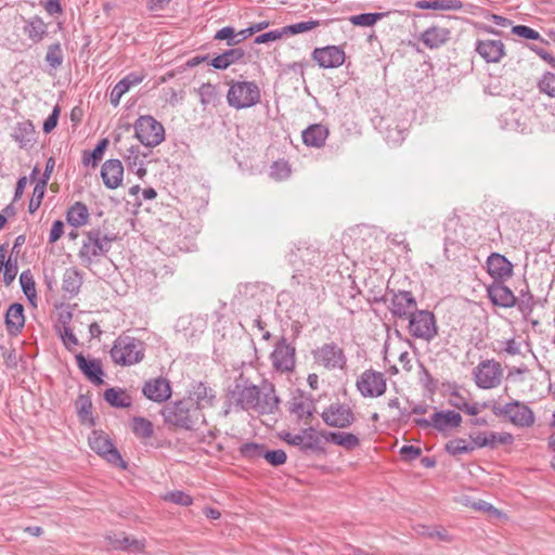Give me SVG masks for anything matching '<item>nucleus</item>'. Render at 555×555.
Wrapping results in <instances>:
<instances>
[{
  "instance_id": "nucleus-60",
  "label": "nucleus",
  "mask_w": 555,
  "mask_h": 555,
  "mask_svg": "<svg viewBox=\"0 0 555 555\" xmlns=\"http://www.w3.org/2000/svg\"><path fill=\"white\" fill-rule=\"evenodd\" d=\"M46 188L47 186L43 184H40L38 182L36 183L33 192V197L30 198L28 204V211L30 214H34L40 207L42 198L46 193Z\"/></svg>"
},
{
  "instance_id": "nucleus-44",
  "label": "nucleus",
  "mask_w": 555,
  "mask_h": 555,
  "mask_svg": "<svg viewBox=\"0 0 555 555\" xmlns=\"http://www.w3.org/2000/svg\"><path fill=\"white\" fill-rule=\"evenodd\" d=\"M517 297L516 306L519 310V312L522 314L524 318H528L534 307H535V300L533 295L531 294L529 286L526 285L524 289L519 291V296Z\"/></svg>"
},
{
  "instance_id": "nucleus-13",
  "label": "nucleus",
  "mask_w": 555,
  "mask_h": 555,
  "mask_svg": "<svg viewBox=\"0 0 555 555\" xmlns=\"http://www.w3.org/2000/svg\"><path fill=\"white\" fill-rule=\"evenodd\" d=\"M462 415L453 410L437 411L428 418H418V427H433L441 434H448L460 427Z\"/></svg>"
},
{
  "instance_id": "nucleus-32",
  "label": "nucleus",
  "mask_w": 555,
  "mask_h": 555,
  "mask_svg": "<svg viewBox=\"0 0 555 555\" xmlns=\"http://www.w3.org/2000/svg\"><path fill=\"white\" fill-rule=\"evenodd\" d=\"M328 129L322 124H313L306 128L302 133V142L307 146L322 147L328 137Z\"/></svg>"
},
{
  "instance_id": "nucleus-38",
  "label": "nucleus",
  "mask_w": 555,
  "mask_h": 555,
  "mask_svg": "<svg viewBox=\"0 0 555 555\" xmlns=\"http://www.w3.org/2000/svg\"><path fill=\"white\" fill-rule=\"evenodd\" d=\"M89 211L86 204L76 202L66 212V221L74 228H79L88 222Z\"/></svg>"
},
{
  "instance_id": "nucleus-57",
  "label": "nucleus",
  "mask_w": 555,
  "mask_h": 555,
  "mask_svg": "<svg viewBox=\"0 0 555 555\" xmlns=\"http://www.w3.org/2000/svg\"><path fill=\"white\" fill-rule=\"evenodd\" d=\"M262 459H264L270 465L278 467L286 462L287 455L282 449L267 450L264 448Z\"/></svg>"
},
{
  "instance_id": "nucleus-61",
  "label": "nucleus",
  "mask_w": 555,
  "mask_h": 555,
  "mask_svg": "<svg viewBox=\"0 0 555 555\" xmlns=\"http://www.w3.org/2000/svg\"><path fill=\"white\" fill-rule=\"evenodd\" d=\"M198 94L202 105L207 106L208 104L212 103L217 96L216 87L209 82L203 83L198 88Z\"/></svg>"
},
{
  "instance_id": "nucleus-33",
  "label": "nucleus",
  "mask_w": 555,
  "mask_h": 555,
  "mask_svg": "<svg viewBox=\"0 0 555 555\" xmlns=\"http://www.w3.org/2000/svg\"><path fill=\"white\" fill-rule=\"evenodd\" d=\"M280 399L275 395V389L272 384L263 387L262 398L259 396V404L256 411L260 414H273L279 410Z\"/></svg>"
},
{
  "instance_id": "nucleus-27",
  "label": "nucleus",
  "mask_w": 555,
  "mask_h": 555,
  "mask_svg": "<svg viewBox=\"0 0 555 555\" xmlns=\"http://www.w3.org/2000/svg\"><path fill=\"white\" fill-rule=\"evenodd\" d=\"M143 74L130 73L121 80H119L112 89L109 93V102L113 106H118L121 96L129 91L133 86L141 83L144 79Z\"/></svg>"
},
{
  "instance_id": "nucleus-64",
  "label": "nucleus",
  "mask_w": 555,
  "mask_h": 555,
  "mask_svg": "<svg viewBox=\"0 0 555 555\" xmlns=\"http://www.w3.org/2000/svg\"><path fill=\"white\" fill-rule=\"evenodd\" d=\"M61 108L59 105H55L52 109V113L44 120L42 130L44 133H50L56 126L60 117Z\"/></svg>"
},
{
  "instance_id": "nucleus-62",
  "label": "nucleus",
  "mask_w": 555,
  "mask_h": 555,
  "mask_svg": "<svg viewBox=\"0 0 555 555\" xmlns=\"http://www.w3.org/2000/svg\"><path fill=\"white\" fill-rule=\"evenodd\" d=\"M59 335L63 341L64 347L68 351H73L74 347L79 344L76 335L73 333V330L69 326H63L62 328H59Z\"/></svg>"
},
{
  "instance_id": "nucleus-3",
  "label": "nucleus",
  "mask_w": 555,
  "mask_h": 555,
  "mask_svg": "<svg viewBox=\"0 0 555 555\" xmlns=\"http://www.w3.org/2000/svg\"><path fill=\"white\" fill-rule=\"evenodd\" d=\"M144 344L140 339L130 336H118L109 351L114 363L130 366L140 363L144 359Z\"/></svg>"
},
{
  "instance_id": "nucleus-49",
  "label": "nucleus",
  "mask_w": 555,
  "mask_h": 555,
  "mask_svg": "<svg viewBox=\"0 0 555 555\" xmlns=\"http://www.w3.org/2000/svg\"><path fill=\"white\" fill-rule=\"evenodd\" d=\"M264 447L266 446L262 443L246 442L240 447L238 451L243 459L248 461H255L258 459H262Z\"/></svg>"
},
{
  "instance_id": "nucleus-7",
  "label": "nucleus",
  "mask_w": 555,
  "mask_h": 555,
  "mask_svg": "<svg viewBox=\"0 0 555 555\" xmlns=\"http://www.w3.org/2000/svg\"><path fill=\"white\" fill-rule=\"evenodd\" d=\"M133 127L135 138L146 147H155L165 140L163 125L151 115L140 116Z\"/></svg>"
},
{
  "instance_id": "nucleus-40",
  "label": "nucleus",
  "mask_w": 555,
  "mask_h": 555,
  "mask_svg": "<svg viewBox=\"0 0 555 555\" xmlns=\"http://www.w3.org/2000/svg\"><path fill=\"white\" fill-rule=\"evenodd\" d=\"M248 31L247 28L242 29L240 31H236L234 27L232 26H225L219 29L215 36V40H227V46L229 47H236L250 36L243 35L244 33Z\"/></svg>"
},
{
  "instance_id": "nucleus-46",
  "label": "nucleus",
  "mask_w": 555,
  "mask_h": 555,
  "mask_svg": "<svg viewBox=\"0 0 555 555\" xmlns=\"http://www.w3.org/2000/svg\"><path fill=\"white\" fill-rule=\"evenodd\" d=\"M418 537H424L427 539L437 540L444 543H450L453 540L452 535H450L448 531L442 527L418 526Z\"/></svg>"
},
{
  "instance_id": "nucleus-5",
  "label": "nucleus",
  "mask_w": 555,
  "mask_h": 555,
  "mask_svg": "<svg viewBox=\"0 0 555 555\" xmlns=\"http://www.w3.org/2000/svg\"><path fill=\"white\" fill-rule=\"evenodd\" d=\"M492 412L495 416L507 420L520 428L530 427L535 422L533 411L526 403L518 400H513L504 405L494 404Z\"/></svg>"
},
{
  "instance_id": "nucleus-22",
  "label": "nucleus",
  "mask_w": 555,
  "mask_h": 555,
  "mask_svg": "<svg viewBox=\"0 0 555 555\" xmlns=\"http://www.w3.org/2000/svg\"><path fill=\"white\" fill-rule=\"evenodd\" d=\"M288 412L296 415L298 420H306L312 416L315 405L310 396L297 389L287 402Z\"/></svg>"
},
{
  "instance_id": "nucleus-2",
  "label": "nucleus",
  "mask_w": 555,
  "mask_h": 555,
  "mask_svg": "<svg viewBox=\"0 0 555 555\" xmlns=\"http://www.w3.org/2000/svg\"><path fill=\"white\" fill-rule=\"evenodd\" d=\"M227 102L235 109L249 108L261 101V91L255 81L230 80L228 82Z\"/></svg>"
},
{
  "instance_id": "nucleus-53",
  "label": "nucleus",
  "mask_w": 555,
  "mask_h": 555,
  "mask_svg": "<svg viewBox=\"0 0 555 555\" xmlns=\"http://www.w3.org/2000/svg\"><path fill=\"white\" fill-rule=\"evenodd\" d=\"M383 16H384V13H361L358 15H351L349 17V21L354 26L369 27V26H373Z\"/></svg>"
},
{
  "instance_id": "nucleus-29",
  "label": "nucleus",
  "mask_w": 555,
  "mask_h": 555,
  "mask_svg": "<svg viewBox=\"0 0 555 555\" xmlns=\"http://www.w3.org/2000/svg\"><path fill=\"white\" fill-rule=\"evenodd\" d=\"M450 35L451 31L449 28L434 25L424 30L420 39L426 47L436 49L448 42Z\"/></svg>"
},
{
  "instance_id": "nucleus-54",
  "label": "nucleus",
  "mask_w": 555,
  "mask_h": 555,
  "mask_svg": "<svg viewBox=\"0 0 555 555\" xmlns=\"http://www.w3.org/2000/svg\"><path fill=\"white\" fill-rule=\"evenodd\" d=\"M20 284L25 296L33 300L36 298L35 280L29 270L23 271L20 275Z\"/></svg>"
},
{
  "instance_id": "nucleus-58",
  "label": "nucleus",
  "mask_w": 555,
  "mask_h": 555,
  "mask_svg": "<svg viewBox=\"0 0 555 555\" xmlns=\"http://www.w3.org/2000/svg\"><path fill=\"white\" fill-rule=\"evenodd\" d=\"M291 175V167L289 164L286 160L280 159L272 164L270 176L278 180H284L288 178Z\"/></svg>"
},
{
  "instance_id": "nucleus-23",
  "label": "nucleus",
  "mask_w": 555,
  "mask_h": 555,
  "mask_svg": "<svg viewBox=\"0 0 555 555\" xmlns=\"http://www.w3.org/2000/svg\"><path fill=\"white\" fill-rule=\"evenodd\" d=\"M77 366L92 384L100 386L104 384V371L99 359H87L81 352L75 356Z\"/></svg>"
},
{
  "instance_id": "nucleus-26",
  "label": "nucleus",
  "mask_w": 555,
  "mask_h": 555,
  "mask_svg": "<svg viewBox=\"0 0 555 555\" xmlns=\"http://www.w3.org/2000/svg\"><path fill=\"white\" fill-rule=\"evenodd\" d=\"M246 56V52L244 49L238 47H232L231 49L225 50L224 52L216 55L215 57L209 60V65L215 69L225 70L233 64L246 63L244 60Z\"/></svg>"
},
{
  "instance_id": "nucleus-63",
  "label": "nucleus",
  "mask_w": 555,
  "mask_h": 555,
  "mask_svg": "<svg viewBox=\"0 0 555 555\" xmlns=\"http://www.w3.org/2000/svg\"><path fill=\"white\" fill-rule=\"evenodd\" d=\"M284 36H285L284 28L282 27L280 29H273V30L258 35L257 37H255L254 42L256 44L268 43V42L281 39Z\"/></svg>"
},
{
  "instance_id": "nucleus-15",
  "label": "nucleus",
  "mask_w": 555,
  "mask_h": 555,
  "mask_svg": "<svg viewBox=\"0 0 555 555\" xmlns=\"http://www.w3.org/2000/svg\"><path fill=\"white\" fill-rule=\"evenodd\" d=\"M89 444L96 454L105 459L108 463L116 467H127V464L122 460L119 451L107 436L93 433V437L89 438Z\"/></svg>"
},
{
  "instance_id": "nucleus-52",
  "label": "nucleus",
  "mask_w": 555,
  "mask_h": 555,
  "mask_svg": "<svg viewBox=\"0 0 555 555\" xmlns=\"http://www.w3.org/2000/svg\"><path fill=\"white\" fill-rule=\"evenodd\" d=\"M302 435L308 439L306 443L307 449H312V452L323 453L324 448L321 447V438H323L320 433H317L314 427H308L302 429Z\"/></svg>"
},
{
  "instance_id": "nucleus-30",
  "label": "nucleus",
  "mask_w": 555,
  "mask_h": 555,
  "mask_svg": "<svg viewBox=\"0 0 555 555\" xmlns=\"http://www.w3.org/2000/svg\"><path fill=\"white\" fill-rule=\"evenodd\" d=\"M25 324L24 306L18 302L10 305L5 313V326L9 335L16 336Z\"/></svg>"
},
{
  "instance_id": "nucleus-1",
  "label": "nucleus",
  "mask_w": 555,
  "mask_h": 555,
  "mask_svg": "<svg viewBox=\"0 0 555 555\" xmlns=\"http://www.w3.org/2000/svg\"><path fill=\"white\" fill-rule=\"evenodd\" d=\"M164 424L175 430L193 431L199 422L206 423L198 406H194L191 398L167 402L160 410Z\"/></svg>"
},
{
  "instance_id": "nucleus-43",
  "label": "nucleus",
  "mask_w": 555,
  "mask_h": 555,
  "mask_svg": "<svg viewBox=\"0 0 555 555\" xmlns=\"http://www.w3.org/2000/svg\"><path fill=\"white\" fill-rule=\"evenodd\" d=\"M108 144H109V140L107 138H103L98 142V144L95 145V147L92 151H90V152L83 151L82 165L83 166L92 165V167H96L99 165V163L102 160L103 155H104Z\"/></svg>"
},
{
  "instance_id": "nucleus-16",
  "label": "nucleus",
  "mask_w": 555,
  "mask_h": 555,
  "mask_svg": "<svg viewBox=\"0 0 555 555\" xmlns=\"http://www.w3.org/2000/svg\"><path fill=\"white\" fill-rule=\"evenodd\" d=\"M322 256L320 250L306 243L299 244L295 249H292L288 254V262L295 267L296 271H301L299 263L315 266L321 263Z\"/></svg>"
},
{
  "instance_id": "nucleus-6",
  "label": "nucleus",
  "mask_w": 555,
  "mask_h": 555,
  "mask_svg": "<svg viewBox=\"0 0 555 555\" xmlns=\"http://www.w3.org/2000/svg\"><path fill=\"white\" fill-rule=\"evenodd\" d=\"M415 306L416 300L411 292L400 291L392 294L390 311L395 317L408 320L409 333L414 338H416V312L413 310Z\"/></svg>"
},
{
  "instance_id": "nucleus-10",
  "label": "nucleus",
  "mask_w": 555,
  "mask_h": 555,
  "mask_svg": "<svg viewBox=\"0 0 555 555\" xmlns=\"http://www.w3.org/2000/svg\"><path fill=\"white\" fill-rule=\"evenodd\" d=\"M260 389L248 379L236 380L233 389L229 391V399L234 401L241 410H255L259 404Z\"/></svg>"
},
{
  "instance_id": "nucleus-48",
  "label": "nucleus",
  "mask_w": 555,
  "mask_h": 555,
  "mask_svg": "<svg viewBox=\"0 0 555 555\" xmlns=\"http://www.w3.org/2000/svg\"><path fill=\"white\" fill-rule=\"evenodd\" d=\"M131 427L133 434L139 438L149 439L154 434L152 422L142 416L133 417Z\"/></svg>"
},
{
  "instance_id": "nucleus-34",
  "label": "nucleus",
  "mask_w": 555,
  "mask_h": 555,
  "mask_svg": "<svg viewBox=\"0 0 555 555\" xmlns=\"http://www.w3.org/2000/svg\"><path fill=\"white\" fill-rule=\"evenodd\" d=\"M190 395L189 398L192 399L194 406L199 408L201 412L204 408L211 406L216 397L214 390L202 382L193 386V390Z\"/></svg>"
},
{
  "instance_id": "nucleus-51",
  "label": "nucleus",
  "mask_w": 555,
  "mask_h": 555,
  "mask_svg": "<svg viewBox=\"0 0 555 555\" xmlns=\"http://www.w3.org/2000/svg\"><path fill=\"white\" fill-rule=\"evenodd\" d=\"M512 34L518 37H521L524 39L528 40H537L541 43L548 44V40H545L539 31L534 30L533 28L527 26V25H515L512 27Z\"/></svg>"
},
{
  "instance_id": "nucleus-21",
  "label": "nucleus",
  "mask_w": 555,
  "mask_h": 555,
  "mask_svg": "<svg viewBox=\"0 0 555 555\" xmlns=\"http://www.w3.org/2000/svg\"><path fill=\"white\" fill-rule=\"evenodd\" d=\"M505 281L492 282L487 287L489 299L494 306L502 308H512L516 306L517 297L512 289L506 286Z\"/></svg>"
},
{
  "instance_id": "nucleus-28",
  "label": "nucleus",
  "mask_w": 555,
  "mask_h": 555,
  "mask_svg": "<svg viewBox=\"0 0 555 555\" xmlns=\"http://www.w3.org/2000/svg\"><path fill=\"white\" fill-rule=\"evenodd\" d=\"M320 435L326 442L343 447L347 451H352L360 446L359 437L352 433L321 430Z\"/></svg>"
},
{
  "instance_id": "nucleus-59",
  "label": "nucleus",
  "mask_w": 555,
  "mask_h": 555,
  "mask_svg": "<svg viewBox=\"0 0 555 555\" xmlns=\"http://www.w3.org/2000/svg\"><path fill=\"white\" fill-rule=\"evenodd\" d=\"M164 500L181 506H189L193 503L192 496L180 490L166 493Z\"/></svg>"
},
{
  "instance_id": "nucleus-37",
  "label": "nucleus",
  "mask_w": 555,
  "mask_h": 555,
  "mask_svg": "<svg viewBox=\"0 0 555 555\" xmlns=\"http://www.w3.org/2000/svg\"><path fill=\"white\" fill-rule=\"evenodd\" d=\"M82 278L78 270L69 268L63 274L62 289L68 295V298L75 297L81 287Z\"/></svg>"
},
{
  "instance_id": "nucleus-17",
  "label": "nucleus",
  "mask_w": 555,
  "mask_h": 555,
  "mask_svg": "<svg viewBox=\"0 0 555 555\" xmlns=\"http://www.w3.org/2000/svg\"><path fill=\"white\" fill-rule=\"evenodd\" d=\"M345 51L337 46H326L315 48L312 52V59L322 68H336L345 62Z\"/></svg>"
},
{
  "instance_id": "nucleus-39",
  "label": "nucleus",
  "mask_w": 555,
  "mask_h": 555,
  "mask_svg": "<svg viewBox=\"0 0 555 555\" xmlns=\"http://www.w3.org/2000/svg\"><path fill=\"white\" fill-rule=\"evenodd\" d=\"M461 0H418V9L434 11H459L463 9Z\"/></svg>"
},
{
  "instance_id": "nucleus-31",
  "label": "nucleus",
  "mask_w": 555,
  "mask_h": 555,
  "mask_svg": "<svg viewBox=\"0 0 555 555\" xmlns=\"http://www.w3.org/2000/svg\"><path fill=\"white\" fill-rule=\"evenodd\" d=\"M438 334L436 317L428 310H418V338L430 341Z\"/></svg>"
},
{
  "instance_id": "nucleus-19",
  "label": "nucleus",
  "mask_w": 555,
  "mask_h": 555,
  "mask_svg": "<svg viewBox=\"0 0 555 555\" xmlns=\"http://www.w3.org/2000/svg\"><path fill=\"white\" fill-rule=\"evenodd\" d=\"M475 52L487 63H499L505 55V46L500 39H477Z\"/></svg>"
},
{
  "instance_id": "nucleus-42",
  "label": "nucleus",
  "mask_w": 555,
  "mask_h": 555,
  "mask_svg": "<svg viewBox=\"0 0 555 555\" xmlns=\"http://www.w3.org/2000/svg\"><path fill=\"white\" fill-rule=\"evenodd\" d=\"M112 546L115 550L125 551L128 553L138 554L144 551L145 548V541L139 540L131 537H122L121 539H115L112 541Z\"/></svg>"
},
{
  "instance_id": "nucleus-45",
  "label": "nucleus",
  "mask_w": 555,
  "mask_h": 555,
  "mask_svg": "<svg viewBox=\"0 0 555 555\" xmlns=\"http://www.w3.org/2000/svg\"><path fill=\"white\" fill-rule=\"evenodd\" d=\"M78 416L82 423H89V425H94V420L92 416V401L87 395H79L77 402Z\"/></svg>"
},
{
  "instance_id": "nucleus-35",
  "label": "nucleus",
  "mask_w": 555,
  "mask_h": 555,
  "mask_svg": "<svg viewBox=\"0 0 555 555\" xmlns=\"http://www.w3.org/2000/svg\"><path fill=\"white\" fill-rule=\"evenodd\" d=\"M146 157V153H141L139 145H132L127 150V154L125 155V162L128 170L135 172V175L143 179L147 170L144 167V163L140 159V157Z\"/></svg>"
},
{
  "instance_id": "nucleus-12",
  "label": "nucleus",
  "mask_w": 555,
  "mask_h": 555,
  "mask_svg": "<svg viewBox=\"0 0 555 555\" xmlns=\"http://www.w3.org/2000/svg\"><path fill=\"white\" fill-rule=\"evenodd\" d=\"M321 417L327 426L340 429L350 427L356 421L352 409L348 404L339 402L331 403L325 408Z\"/></svg>"
},
{
  "instance_id": "nucleus-56",
  "label": "nucleus",
  "mask_w": 555,
  "mask_h": 555,
  "mask_svg": "<svg viewBox=\"0 0 555 555\" xmlns=\"http://www.w3.org/2000/svg\"><path fill=\"white\" fill-rule=\"evenodd\" d=\"M46 62L49 64L50 67L54 69L62 65L63 52L61 44L59 42L49 46L46 54Z\"/></svg>"
},
{
  "instance_id": "nucleus-55",
  "label": "nucleus",
  "mask_w": 555,
  "mask_h": 555,
  "mask_svg": "<svg viewBox=\"0 0 555 555\" xmlns=\"http://www.w3.org/2000/svg\"><path fill=\"white\" fill-rule=\"evenodd\" d=\"M540 92L555 98V73L546 72L538 81Z\"/></svg>"
},
{
  "instance_id": "nucleus-41",
  "label": "nucleus",
  "mask_w": 555,
  "mask_h": 555,
  "mask_svg": "<svg viewBox=\"0 0 555 555\" xmlns=\"http://www.w3.org/2000/svg\"><path fill=\"white\" fill-rule=\"evenodd\" d=\"M103 398L113 408L124 409L131 405V397L120 388H107Z\"/></svg>"
},
{
  "instance_id": "nucleus-24",
  "label": "nucleus",
  "mask_w": 555,
  "mask_h": 555,
  "mask_svg": "<svg viewBox=\"0 0 555 555\" xmlns=\"http://www.w3.org/2000/svg\"><path fill=\"white\" fill-rule=\"evenodd\" d=\"M101 177L107 189L114 190L121 185L124 166L119 159H108L101 168Z\"/></svg>"
},
{
  "instance_id": "nucleus-8",
  "label": "nucleus",
  "mask_w": 555,
  "mask_h": 555,
  "mask_svg": "<svg viewBox=\"0 0 555 555\" xmlns=\"http://www.w3.org/2000/svg\"><path fill=\"white\" fill-rule=\"evenodd\" d=\"M477 387L481 389H492L501 384L503 377L502 365L491 359L481 361L473 371Z\"/></svg>"
},
{
  "instance_id": "nucleus-14",
  "label": "nucleus",
  "mask_w": 555,
  "mask_h": 555,
  "mask_svg": "<svg viewBox=\"0 0 555 555\" xmlns=\"http://www.w3.org/2000/svg\"><path fill=\"white\" fill-rule=\"evenodd\" d=\"M357 389L365 398H376L386 391V378L382 372L365 370L357 379Z\"/></svg>"
},
{
  "instance_id": "nucleus-9",
  "label": "nucleus",
  "mask_w": 555,
  "mask_h": 555,
  "mask_svg": "<svg viewBox=\"0 0 555 555\" xmlns=\"http://www.w3.org/2000/svg\"><path fill=\"white\" fill-rule=\"evenodd\" d=\"M312 354L314 363L326 370H343L347 365V358L343 348L335 343L323 344Z\"/></svg>"
},
{
  "instance_id": "nucleus-47",
  "label": "nucleus",
  "mask_w": 555,
  "mask_h": 555,
  "mask_svg": "<svg viewBox=\"0 0 555 555\" xmlns=\"http://www.w3.org/2000/svg\"><path fill=\"white\" fill-rule=\"evenodd\" d=\"M444 451L452 455L457 456L473 452L470 442L464 438H453L444 444Z\"/></svg>"
},
{
  "instance_id": "nucleus-4",
  "label": "nucleus",
  "mask_w": 555,
  "mask_h": 555,
  "mask_svg": "<svg viewBox=\"0 0 555 555\" xmlns=\"http://www.w3.org/2000/svg\"><path fill=\"white\" fill-rule=\"evenodd\" d=\"M86 238L79 249L78 256L85 267L92 264L95 257L106 255L111 249V243L116 236L103 234L100 229H92L86 232Z\"/></svg>"
},
{
  "instance_id": "nucleus-36",
  "label": "nucleus",
  "mask_w": 555,
  "mask_h": 555,
  "mask_svg": "<svg viewBox=\"0 0 555 555\" xmlns=\"http://www.w3.org/2000/svg\"><path fill=\"white\" fill-rule=\"evenodd\" d=\"M47 24L39 15L25 21L24 33L30 41L39 43L47 35Z\"/></svg>"
},
{
  "instance_id": "nucleus-20",
  "label": "nucleus",
  "mask_w": 555,
  "mask_h": 555,
  "mask_svg": "<svg viewBox=\"0 0 555 555\" xmlns=\"http://www.w3.org/2000/svg\"><path fill=\"white\" fill-rule=\"evenodd\" d=\"M513 263L499 253H492L487 259V271L493 282L506 281L513 275Z\"/></svg>"
},
{
  "instance_id": "nucleus-25",
  "label": "nucleus",
  "mask_w": 555,
  "mask_h": 555,
  "mask_svg": "<svg viewBox=\"0 0 555 555\" xmlns=\"http://www.w3.org/2000/svg\"><path fill=\"white\" fill-rule=\"evenodd\" d=\"M11 137L15 142L18 143L21 149L29 150L34 146L37 140V132L35 130L34 124L26 119L15 125Z\"/></svg>"
},
{
  "instance_id": "nucleus-11",
  "label": "nucleus",
  "mask_w": 555,
  "mask_h": 555,
  "mask_svg": "<svg viewBox=\"0 0 555 555\" xmlns=\"http://www.w3.org/2000/svg\"><path fill=\"white\" fill-rule=\"evenodd\" d=\"M270 360L276 372H293L296 365V349L293 345L287 343V339L284 336H282L276 341L274 349L270 354Z\"/></svg>"
},
{
  "instance_id": "nucleus-18",
  "label": "nucleus",
  "mask_w": 555,
  "mask_h": 555,
  "mask_svg": "<svg viewBox=\"0 0 555 555\" xmlns=\"http://www.w3.org/2000/svg\"><path fill=\"white\" fill-rule=\"evenodd\" d=\"M142 393L151 401L164 403L169 400L172 390L168 379L157 377L151 378L144 383Z\"/></svg>"
},
{
  "instance_id": "nucleus-50",
  "label": "nucleus",
  "mask_w": 555,
  "mask_h": 555,
  "mask_svg": "<svg viewBox=\"0 0 555 555\" xmlns=\"http://www.w3.org/2000/svg\"><path fill=\"white\" fill-rule=\"evenodd\" d=\"M320 25H321V21L309 20V21H304V22L286 25L283 28H284L285 36H289V35L293 36V35L309 31Z\"/></svg>"
}]
</instances>
